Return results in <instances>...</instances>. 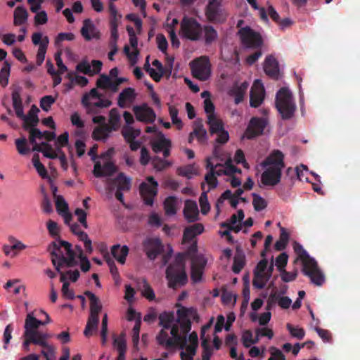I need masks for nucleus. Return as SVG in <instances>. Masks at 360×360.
I'll return each instance as SVG.
<instances>
[{
  "label": "nucleus",
  "mask_w": 360,
  "mask_h": 360,
  "mask_svg": "<svg viewBox=\"0 0 360 360\" xmlns=\"http://www.w3.org/2000/svg\"><path fill=\"white\" fill-rule=\"evenodd\" d=\"M193 77L206 81L210 75V63L207 57H200L195 59L191 63Z\"/></svg>",
  "instance_id": "nucleus-9"
},
{
  "label": "nucleus",
  "mask_w": 360,
  "mask_h": 360,
  "mask_svg": "<svg viewBox=\"0 0 360 360\" xmlns=\"http://www.w3.org/2000/svg\"><path fill=\"white\" fill-rule=\"evenodd\" d=\"M51 337V335L50 334L47 333H43L39 330L34 336L36 341L38 342L37 345L41 347H48L49 344L47 342V340Z\"/></svg>",
  "instance_id": "nucleus-60"
},
{
  "label": "nucleus",
  "mask_w": 360,
  "mask_h": 360,
  "mask_svg": "<svg viewBox=\"0 0 360 360\" xmlns=\"http://www.w3.org/2000/svg\"><path fill=\"white\" fill-rule=\"evenodd\" d=\"M28 12L22 6L16 7L13 13V24L15 26H20L25 24L28 19Z\"/></svg>",
  "instance_id": "nucleus-38"
},
{
  "label": "nucleus",
  "mask_w": 360,
  "mask_h": 360,
  "mask_svg": "<svg viewBox=\"0 0 360 360\" xmlns=\"http://www.w3.org/2000/svg\"><path fill=\"white\" fill-rule=\"evenodd\" d=\"M66 280V276L64 273L60 272V282H63V286H62V294L63 295L66 297L68 300H73L75 298V294L72 290H70L69 288L70 283L65 281Z\"/></svg>",
  "instance_id": "nucleus-44"
},
{
  "label": "nucleus",
  "mask_w": 360,
  "mask_h": 360,
  "mask_svg": "<svg viewBox=\"0 0 360 360\" xmlns=\"http://www.w3.org/2000/svg\"><path fill=\"white\" fill-rule=\"evenodd\" d=\"M169 112L172 124H175L178 129H182L183 123L181 119L178 117V109L174 105H169Z\"/></svg>",
  "instance_id": "nucleus-53"
},
{
  "label": "nucleus",
  "mask_w": 360,
  "mask_h": 360,
  "mask_svg": "<svg viewBox=\"0 0 360 360\" xmlns=\"http://www.w3.org/2000/svg\"><path fill=\"white\" fill-rule=\"evenodd\" d=\"M265 90L261 80L256 79L251 88L250 105L252 108L259 107L264 101Z\"/></svg>",
  "instance_id": "nucleus-11"
},
{
  "label": "nucleus",
  "mask_w": 360,
  "mask_h": 360,
  "mask_svg": "<svg viewBox=\"0 0 360 360\" xmlns=\"http://www.w3.org/2000/svg\"><path fill=\"white\" fill-rule=\"evenodd\" d=\"M252 205L255 211H262L267 207V202L259 195L257 193H252Z\"/></svg>",
  "instance_id": "nucleus-50"
},
{
  "label": "nucleus",
  "mask_w": 360,
  "mask_h": 360,
  "mask_svg": "<svg viewBox=\"0 0 360 360\" xmlns=\"http://www.w3.org/2000/svg\"><path fill=\"white\" fill-rule=\"evenodd\" d=\"M266 126V121L264 118L252 117L245 131V136L248 139H252L263 134Z\"/></svg>",
  "instance_id": "nucleus-13"
},
{
  "label": "nucleus",
  "mask_w": 360,
  "mask_h": 360,
  "mask_svg": "<svg viewBox=\"0 0 360 360\" xmlns=\"http://www.w3.org/2000/svg\"><path fill=\"white\" fill-rule=\"evenodd\" d=\"M238 35L242 45L245 48L257 49L261 48L263 44V40L259 33L256 32L248 26L239 30Z\"/></svg>",
  "instance_id": "nucleus-7"
},
{
  "label": "nucleus",
  "mask_w": 360,
  "mask_h": 360,
  "mask_svg": "<svg viewBox=\"0 0 360 360\" xmlns=\"http://www.w3.org/2000/svg\"><path fill=\"white\" fill-rule=\"evenodd\" d=\"M264 165H269L272 168H279L282 170L285 167L284 155L278 150H274L264 161Z\"/></svg>",
  "instance_id": "nucleus-19"
},
{
  "label": "nucleus",
  "mask_w": 360,
  "mask_h": 360,
  "mask_svg": "<svg viewBox=\"0 0 360 360\" xmlns=\"http://www.w3.org/2000/svg\"><path fill=\"white\" fill-rule=\"evenodd\" d=\"M173 62H174V58L169 59L167 61L166 66L163 67L162 63L159 60L155 59L153 61L152 65L153 66H155L159 72H161V71L168 72V76H169L172 72V68H173Z\"/></svg>",
  "instance_id": "nucleus-54"
},
{
  "label": "nucleus",
  "mask_w": 360,
  "mask_h": 360,
  "mask_svg": "<svg viewBox=\"0 0 360 360\" xmlns=\"http://www.w3.org/2000/svg\"><path fill=\"white\" fill-rule=\"evenodd\" d=\"M113 346L118 352H126L127 343L124 334H121L119 337L114 335Z\"/></svg>",
  "instance_id": "nucleus-51"
},
{
  "label": "nucleus",
  "mask_w": 360,
  "mask_h": 360,
  "mask_svg": "<svg viewBox=\"0 0 360 360\" xmlns=\"http://www.w3.org/2000/svg\"><path fill=\"white\" fill-rule=\"evenodd\" d=\"M210 134H214L224 129V123L216 115H209L207 120Z\"/></svg>",
  "instance_id": "nucleus-37"
},
{
  "label": "nucleus",
  "mask_w": 360,
  "mask_h": 360,
  "mask_svg": "<svg viewBox=\"0 0 360 360\" xmlns=\"http://www.w3.org/2000/svg\"><path fill=\"white\" fill-rule=\"evenodd\" d=\"M198 347V338L196 332L193 331L190 333L188 339L186 338V344L184 349L191 353V354H195L196 350Z\"/></svg>",
  "instance_id": "nucleus-40"
},
{
  "label": "nucleus",
  "mask_w": 360,
  "mask_h": 360,
  "mask_svg": "<svg viewBox=\"0 0 360 360\" xmlns=\"http://www.w3.org/2000/svg\"><path fill=\"white\" fill-rule=\"evenodd\" d=\"M164 209L166 214L174 215L176 212V198L173 196L167 197L164 202Z\"/></svg>",
  "instance_id": "nucleus-49"
},
{
  "label": "nucleus",
  "mask_w": 360,
  "mask_h": 360,
  "mask_svg": "<svg viewBox=\"0 0 360 360\" xmlns=\"http://www.w3.org/2000/svg\"><path fill=\"white\" fill-rule=\"evenodd\" d=\"M286 327L292 337L298 340H302L304 337L305 333L303 328H295L290 323H287Z\"/></svg>",
  "instance_id": "nucleus-63"
},
{
  "label": "nucleus",
  "mask_w": 360,
  "mask_h": 360,
  "mask_svg": "<svg viewBox=\"0 0 360 360\" xmlns=\"http://www.w3.org/2000/svg\"><path fill=\"white\" fill-rule=\"evenodd\" d=\"M104 257L107 264L109 266L110 272L112 274L113 279L115 280L116 283H118L120 279V276L114 260L112 258H110L108 254L105 255Z\"/></svg>",
  "instance_id": "nucleus-48"
},
{
  "label": "nucleus",
  "mask_w": 360,
  "mask_h": 360,
  "mask_svg": "<svg viewBox=\"0 0 360 360\" xmlns=\"http://www.w3.org/2000/svg\"><path fill=\"white\" fill-rule=\"evenodd\" d=\"M10 72V64L8 62L5 61L4 65L1 70L0 72V83L3 86H6L8 84V76Z\"/></svg>",
  "instance_id": "nucleus-57"
},
{
  "label": "nucleus",
  "mask_w": 360,
  "mask_h": 360,
  "mask_svg": "<svg viewBox=\"0 0 360 360\" xmlns=\"http://www.w3.org/2000/svg\"><path fill=\"white\" fill-rule=\"evenodd\" d=\"M111 253L119 263L124 264L129 253V248L127 245L121 247L119 244L114 245L111 248Z\"/></svg>",
  "instance_id": "nucleus-33"
},
{
  "label": "nucleus",
  "mask_w": 360,
  "mask_h": 360,
  "mask_svg": "<svg viewBox=\"0 0 360 360\" xmlns=\"http://www.w3.org/2000/svg\"><path fill=\"white\" fill-rule=\"evenodd\" d=\"M288 255L285 252L280 254L276 259V266L280 272L285 270V267L288 263Z\"/></svg>",
  "instance_id": "nucleus-64"
},
{
  "label": "nucleus",
  "mask_w": 360,
  "mask_h": 360,
  "mask_svg": "<svg viewBox=\"0 0 360 360\" xmlns=\"http://www.w3.org/2000/svg\"><path fill=\"white\" fill-rule=\"evenodd\" d=\"M204 231V226L202 224L198 223L189 226L184 229L183 234V243H191L197 235L202 233Z\"/></svg>",
  "instance_id": "nucleus-23"
},
{
  "label": "nucleus",
  "mask_w": 360,
  "mask_h": 360,
  "mask_svg": "<svg viewBox=\"0 0 360 360\" xmlns=\"http://www.w3.org/2000/svg\"><path fill=\"white\" fill-rule=\"evenodd\" d=\"M39 109L37 107L34 105H33L29 112L28 115L25 116L23 121V128L25 130H28L31 127H36L39 123V117L37 115V112H39Z\"/></svg>",
  "instance_id": "nucleus-30"
},
{
  "label": "nucleus",
  "mask_w": 360,
  "mask_h": 360,
  "mask_svg": "<svg viewBox=\"0 0 360 360\" xmlns=\"http://www.w3.org/2000/svg\"><path fill=\"white\" fill-rule=\"evenodd\" d=\"M165 274L168 287L170 288L176 289L185 285L188 282L185 264L181 259H176L174 263L170 264L167 267Z\"/></svg>",
  "instance_id": "nucleus-4"
},
{
  "label": "nucleus",
  "mask_w": 360,
  "mask_h": 360,
  "mask_svg": "<svg viewBox=\"0 0 360 360\" xmlns=\"http://www.w3.org/2000/svg\"><path fill=\"white\" fill-rule=\"evenodd\" d=\"M146 182H142L139 186V192L147 205H153L154 198L158 193V184L153 176L146 178Z\"/></svg>",
  "instance_id": "nucleus-8"
},
{
  "label": "nucleus",
  "mask_w": 360,
  "mask_h": 360,
  "mask_svg": "<svg viewBox=\"0 0 360 360\" xmlns=\"http://www.w3.org/2000/svg\"><path fill=\"white\" fill-rule=\"evenodd\" d=\"M32 163L38 174L42 178L47 177V171L44 165L39 160V156L38 154H34L32 157Z\"/></svg>",
  "instance_id": "nucleus-52"
},
{
  "label": "nucleus",
  "mask_w": 360,
  "mask_h": 360,
  "mask_svg": "<svg viewBox=\"0 0 360 360\" xmlns=\"http://www.w3.org/2000/svg\"><path fill=\"white\" fill-rule=\"evenodd\" d=\"M81 34L86 40L90 41L91 39H98L99 32H97L96 26L91 19H85L83 21V26L81 29Z\"/></svg>",
  "instance_id": "nucleus-21"
},
{
  "label": "nucleus",
  "mask_w": 360,
  "mask_h": 360,
  "mask_svg": "<svg viewBox=\"0 0 360 360\" xmlns=\"http://www.w3.org/2000/svg\"><path fill=\"white\" fill-rule=\"evenodd\" d=\"M201 346L203 349L202 359V360H210L212 354V348L209 344L208 339H202Z\"/></svg>",
  "instance_id": "nucleus-58"
},
{
  "label": "nucleus",
  "mask_w": 360,
  "mask_h": 360,
  "mask_svg": "<svg viewBox=\"0 0 360 360\" xmlns=\"http://www.w3.org/2000/svg\"><path fill=\"white\" fill-rule=\"evenodd\" d=\"M160 325L164 329L171 330L174 321V315L173 312H163L159 316Z\"/></svg>",
  "instance_id": "nucleus-41"
},
{
  "label": "nucleus",
  "mask_w": 360,
  "mask_h": 360,
  "mask_svg": "<svg viewBox=\"0 0 360 360\" xmlns=\"http://www.w3.org/2000/svg\"><path fill=\"white\" fill-rule=\"evenodd\" d=\"M202 34L205 44L207 45L212 44L218 37L217 30L212 25H205L202 27Z\"/></svg>",
  "instance_id": "nucleus-39"
},
{
  "label": "nucleus",
  "mask_w": 360,
  "mask_h": 360,
  "mask_svg": "<svg viewBox=\"0 0 360 360\" xmlns=\"http://www.w3.org/2000/svg\"><path fill=\"white\" fill-rule=\"evenodd\" d=\"M135 90L133 88L127 87L122 90L117 98V105L122 108L127 107V103H131L136 98Z\"/></svg>",
  "instance_id": "nucleus-26"
},
{
  "label": "nucleus",
  "mask_w": 360,
  "mask_h": 360,
  "mask_svg": "<svg viewBox=\"0 0 360 360\" xmlns=\"http://www.w3.org/2000/svg\"><path fill=\"white\" fill-rule=\"evenodd\" d=\"M143 251L150 260H154L163 252L164 246L158 238H149L143 243Z\"/></svg>",
  "instance_id": "nucleus-10"
},
{
  "label": "nucleus",
  "mask_w": 360,
  "mask_h": 360,
  "mask_svg": "<svg viewBox=\"0 0 360 360\" xmlns=\"http://www.w3.org/2000/svg\"><path fill=\"white\" fill-rule=\"evenodd\" d=\"M84 295L90 301V315L99 317V313L102 309L99 299L91 291L84 292Z\"/></svg>",
  "instance_id": "nucleus-35"
},
{
  "label": "nucleus",
  "mask_w": 360,
  "mask_h": 360,
  "mask_svg": "<svg viewBox=\"0 0 360 360\" xmlns=\"http://www.w3.org/2000/svg\"><path fill=\"white\" fill-rule=\"evenodd\" d=\"M99 101L95 103L89 101V95L84 94L82 97V103L87 109L89 113H96L98 108H108L111 105L112 102L108 99L98 98Z\"/></svg>",
  "instance_id": "nucleus-18"
},
{
  "label": "nucleus",
  "mask_w": 360,
  "mask_h": 360,
  "mask_svg": "<svg viewBox=\"0 0 360 360\" xmlns=\"http://www.w3.org/2000/svg\"><path fill=\"white\" fill-rule=\"evenodd\" d=\"M49 43V39L47 36L43 37V42L39 46L38 51L36 56L37 65L40 66L45 58V55Z\"/></svg>",
  "instance_id": "nucleus-42"
},
{
  "label": "nucleus",
  "mask_w": 360,
  "mask_h": 360,
  "mask_svg": "<svg viewBox=\"0 0 360 360\" xmlns=\"http://www.w3.org/2000/svg\"><path fill=\"white\" fill-rule=\"evenodd\" d=\"M21 89L18 87L15 89L12 92V101L13 106L15 112L16 116L22 120L25 117L22 101L20 96Z\"/></svg>",
  "instance_id": "nucleus-27"
},
{
  "label": "nucleus",
  "mask_w": 360,
  "mask_h": 360,
  "mask_svg": "<svg viewBox=\"0 0 360 360\" xmlns=\"http://www.w3.org/2000/svg\"><path fill=\"white\" fill-rule=\"evenodd\" d=\"M282 170L279 168L268 167L261 175V181L264 186H274L281 179Z\"/></svg>",
  "instance_id": "nucleus-14"
},
{
  "label": "nucleus",
  "mask_w": 360,
  "mask_h": 360,
  "mask_svg": "<svg viewBox=\"0 0 360 360\" xmlns=\"http://www.w3.org/2000/svg\"><path fill=\"white\" fill-rule=\"evenodd\" d=\"M110 132H112V127H110L109 124H103L101 126L96 127L94 129L92 132V138L96 141H105L109 137Z\"/></svg>",
  "instance_id": "nucleus-36"
},
{
  "label": "nucleus",
  "mask_w": 360,
  "mask_h": 360,
  "mask_svg": "<svg viewBox=\"0 0 360 360\" xmlns=\"http://www.w3.org/2000/svg\"><path fill=\"white\" fill-rule=\"evenodd\" d=\"M120 115L117 108H112L109 112V123L112 127V131H116L120 127Z\"/></svg>",
  "instance_id": "nucleus-46"
},
{
  "label": "nucleus",
  "mask_w": 360,
  "mask_h": 360,
  "mask_svg": "<svg viewBox=\"0 0 360 360\" xmlns=\"http://www.w3.org/2000/svg\"><path fill=\"white\" fill-rule=\"evenodd\" d=\"M269 278L270 275L254 273L252 284L256 288L262 289Z\"/></svg>",
  "instance_id": "nucleus-47"
},
{
  "label": "nucleus",
  "mask_w": 360,
  "mask_h": 360,
  "mask_svg": "<svg viewBox=\"0 0 360 360\" xmlns=\"http://www.w3.org/2000/svg\"><path fill=\"white\" fill-rule=\"evenodd\" d=\"M49 250L51 255V262L56 271L60 274V268L64 266L67 267H73L77 264L76 258H70L65 257L62 250L60 249L56 242H52L49 246Z\"/></svg>",
  "instance_id": "nucleus-6"
},
{
  "label": "nucleus",
  "mask_w": 360,
  "mask_h": 360,
  "mask_svg": "<svg viewBox=\"0 0 360 360\" xmlns=\"http://www.w3.org/2000/svg\"><path fill=\"white\" fill-rule=\"evenodd\" d=\"M151 147L156 153L162 152L164 158H166L170 155L172 143L169 139H166L163 134H161L157 140L153 142Z\"/></svg>",
  "instance_id": "nucleus-17"
},
{
  "label": "nucleus",
  "mask_w": 360,
  "mask_h": 360,
  "mask_svg": "<svg viewBox=\"0 0 360 360\" xmlns=\"http://www.w3.org/2000/svg\"><path fill=\"white\" fill-rule=\"evenodd\" d=\"M199 202L201 207V212L206 214L210 210V206L207 200V191H204L200 196Z\"/></svg>",
  "instance_id": "nucleus-61"
},
{
  "label": "nucleus",
  "mask_w": 360,
  "mask_h": 360,
  "mask_svg": "<svg viewBox=\"0 0 360 360\" xmlns=\"http://www.w3.org/2000/svg\"><path fill=\"white\" fill-rule=\"evenodd\" d=\"M141 134L139 129H134L130 126H124L122 130V135L127 142L135 139Z\"/></svg>",
  "instance_id": "nucleus-45"
},
{
  "label": "nucleus",
  "mask_w": 360,
  "mask_h": 360,
  "mask_svg": "<svg viewBox=\"0 0 360 360\" xmlns=\"http://www.w3.org/2000/svg\"><path fill=\"white\" fill-rule=\"evenodd\" d=\"M117 171V167L112 162L107 161L103 165L100 162L95 163L93 174L95 177L101 178L104 176H110Z\"/></svg>",
  "instance_id": "nucleus-16"
},
{
  "label": "nucleus",
  "mask_w": 360,
  "mask_h": 360,
  "mask_svg": "<svg viewBox=\"0 0 360 360\" xmlns=\"http://www.w3.org/2000/svg\"><path fill=\"white\" fill-rule=\"evenodd\" d=\"M184 214L188 222H194L198 220L199 211L197 203L191 200L185 202Z\"/></svg>",
  "instance_id": "nucleus-22"
},
{
  "label": "nucleus",
  "mask_w": 360,
  "mask_h": 360,
  "mask_svg": "<svg viewBox=\"0 0 360 360\" xmlns=\"http://www.w3.org/2000/svg\"><path fill=\"white\" fill-rule=\"evenodd\" d=\"M176 323H174L169 336L168 330L162 329L160 331L156 337L158 343L160 345L169 349L174 347H179L181 349H184L186 344V334L191 329V321H198L200 319L197 310L193 307L186 308L181 307L177 310Z\"/></svg>",
  "instance_id": "nucleus-1"
},
{
  "label": "nucleus",
  "mask_w": 360,
  "mask_h": 360,
  "mask_svg": "<svg viewBox=\"0 0 360 360\" xmlns=\"http://www.w3.org/2000/svg\"><path fill=\"white\" fill-rule=\"evenodd\" d=\"M99 323V317L89 315L84 334L86 337L92 335V330H96Z\"/></svg>",
  "instance_id": "nucleus-43"
},
{
  "label": "nucleus",
  "mask_w": 360,
  "mask_h": 360,
  "mask_svg": "<svg viewBox=\"0 0 360 360\" xmlns=\"http://www.w3.org/2000/svg\"><path fill=\"white\" fill-rule=\"evenodd\" d=\"M15 144L18 152L20 155H26L29 153L30 148L27 146V141L25 137L15 139Z\"/></svg>",
  "instance_id": "nucleus-55"
},
{
  "label": "nucleus",
  "mask_w": 360,
  "mask_h": 360,
  "mask_svg": "<svg viewBox=\"0 0 360 360\" xmlns=\"http://www.w3.org/2000/svg\"><path fill=\"white\" fill-rule=\"evenodd\" d=\"M264 70L268 76L274 79H278L279 75L278 63L272 56H269L266 58Z\"/></svg>",
  "instance_id": "nucleus-25"
},
{
  "label": "nucleus",
  "mask_w": 360,
  "mask_h": 360,
  "mask_svg": "<svg viewBox=\"0 0 360 360\" xmlns=\"http://www.w3.org/2000/svg\"><path fill=\"white\" fill-rule=\"evenodd\" d=\"M56 207L59 214L68 211V205L63 196L58 195L56 197Z\"/></svg>",
  "instance_id": "nucleus-62"
},
{
  "label": "nucleus",
  "mask_w": 360,
  "mask_h": 360,
  "mask_svg": "<svg viewBox=\"0 0 360 360\" xmlns=\"http://www.w3.org/2000/svg\"><path fill=\"white\" fill-rule=\"evenodd\" d=\"M40 326H44L42 321L37 319L33 313L27 314L25 321V332L24 333L35 336L39 331Z\"/></svg>",
  "instance_id": "nucleus-20"
},
{
  "label": "nucleus",
  "mask_w": 360,
  "mask_h": 360,
  "mask_svg": "<svg viewBox=\"0 0 360 360\" xmlns=\"http://www.w3.org/2000/svg\"><path fill=\"white\" fill-rule=\"evenodd\" d=\"M152 164L158 171H162L171 165L170 162L164 160L158 156H155L152 158Z\"/></svg>",
  "instance_id": "nucleus-56"
},
{
  "label": "nucleus",
  "mask_w": 360,
  "mask_h": 360,
  "mask_svg": "<svg viewBox=\"0 0 360 360\" xmlns=\"http://www.w3.org/2000/svg\"><path fill=\"white\" fill-rule=\"evenodd\" d=\"M133 112L137 120L142 122L153 123L156 118L155 111L146 103L134 106Z\"/></svg>",
  "instance_id": "nucleus-12"
},
{
  "label": "nucleus",
  "mask_w": 360,
  "mask_h": 360,
  "mask_svg": "<svg viewBox=\"0 0 360 360\" xmlns=\"http://www.w3.org/2000/svg\"><path fill=\"white\" fill-rule=\"evenodd\" d=\"M193 134L195 135V138L200 143L204 144L207 143V132L204 127L202 119H197L194 121Z\"/></svg>",
  "instance_id": "nucleus-29"
},
{
  "label": "nucleus",
  "mask_w": 360,
  "mask_h": 360,
  "mask_svg": "<svg viewBox=\"0 0 360 360\" xmlns=\"http://www.w3.org/2000/svg\"><path fill=\"white\" fill-rule=\"evenodd\" d=\"M220 4L217 0H209L206 6L205 15L209 21L216 22L219 20Z\"/></svg>",
  "instance_id": "nucleus-28"
},
{
  "label": "nucleus",
  "mask_w": 360,
  "mask_h": 360,
  "mask_svg": "<svg viewBox=\"0 0 360 360\" xmlns=\"http://www.w3.org/2000/svg\"><path fill=\"white\" fill-rule=\"evenodd\" d=\"M206 264V259L202 256H196L193 258L191 278L193 283H198L201 281Z\"/></svg>",
  "instance_id": "nucleus-15"
},
{
  "label": "nucleus",
  "mask_w": 360,
  "mask_h": 360,
  "mask_svg": "<svg viewBox=\"0 0 360 360\" xmlns=\"http://www.w3.org/2000/svg\"><path fill=\"white\" fill-rule=\"evenodd\" d=\"M33 151L42 153L43 155L50 159L58 158V154L53 151L51 145L46 142H42L41 143H35L32 147Z\"/></svg>",
  "instance_id": "nucleus-32"
},
{
  "label": "nucleus",
  "mask_w": 360,
  "mask_h": 360,
  "mask_svg": "<svg viewBox=\"0 0 360 360\" xmlns=\"http://www.w3.org/2000/svg\"><path fill=\"white\" fill-rule=\"evenodd\" d=\"M293 248L298 255V258L302 260V273L308 276L314 285H322L325 282V276L319 269L316 261L309 255L300 243H295Z\"/></svg>",
  "instance_id": "nucleus-2"
},
{
  "label": "nucleus",
  "mask_w": 360,
  "mask_h": 360,
  "mask_svg": "<svg viewBox=\"0 0 360 360\" xmlns=\"http://www.w3.org/2000/svg\"><path fill=\"white\" fill-rule=\"evenodd\" d=\"M307 167L302 164L300 165V166H297L295 169H292L291 167L288 168L286 170V175L290 178V186H292L294 183L293 179L295 178L300 181H303L304 179L306 181H308V178L304 177V172H307Z\"/></svg>",
  "instance_id": "nucleus-31"
},
{
  "label": "nucleus",
  "mask_w": 360,
  "mask_h": 360,
  "mask_svg": "<svg viewBox=\"0 0 360 360\" xmlns=\"http://www.w3.org/2000/svg\"><path fill=\"white\" fill-rule=\"evenodd\" d=\"M55 101L56 98L52 96H45L41 98L40 107L43 110L48 112Z\"/></svg>",
  "instance_id": "nucleus-59"
},
{
  "label": "nucleus",
  "mask_w": 360,
  "mask_h": 360,
  "mask_svg": "<svg viewBox=\"0 0 360 360\" xmlns=\"http://www.w3.org/2000/svg\"><path fill=\"white\" fill-rule=\"evenodd\" d=\"M180 25L179 34L181 37L193 41L202 39V27L194 18L184 16Z\"/></svg>",
  "instance_id": "nucleus-5"
},
{
  "label": "nucleus",
  "mask_w": 360,
  "mask_h": 360,
  "mask_svg": "<svg viewBox=\"0 0 360 360\" xmlns=\"http://www.w3.org/2000/svg\"><path fill=\"white\" fill-rule=\"evenodd\" d=\"M249 83L244 82L240 85L235 86L230 90L229 94L234 96V101L236 104H239L243 101L244 95L248 89Z\"/></svg>",
  "instance_id": "nucleus-34"
},
{
  "label": "nucleus",
  "mask_w": 360,
  "mask_h": 360,
  "mask_svg": "<svg viewBox=\"0 0 360 360\" xmlns=\"http://www.w3.org/2000/svg\"><path fill=\"white\" fill-rule=\"evenodd\" d=\"M109 181L111 184L117 186V191L127 192L131 189V179L123 172H120L115 179H109Z\"/></svg>",
  "instance_id": "nucleus-24"
},
{
  "label": "nucleus",
  "mask_w": 360,
  "mask_h": 360,
  "mask_svg": "<svg viewBox=\"0 0 360 360\" xmlns=\"http://www.w3.org/2000/svg\"><path fill=\"white\" fill-rule=\"evenodd\" d=\"M275 105L284 120L292 118L297 109L292 94L286 87L281 88L276 93Z\"/></svg>",
  "instance_id": "nucleus-3"
}]
</instances>
